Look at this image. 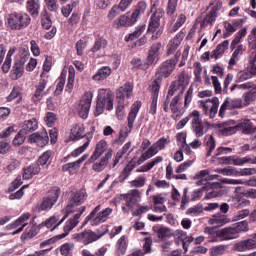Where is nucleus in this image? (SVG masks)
<instances>
[{
	"instance_id": "obj_23",
	"label": "nucleus",
	"mask_w": 256,
	"mask_h": 256,
	"mask_svg": "<svg viewBox=\"0 0 256 256\" xmlns=\"http://www.w3.org/2000/svg\"><path fill=\"white\" fill-rule=\"evenodd\" d=\"M107 141L105 140H100L97 144H96V148L93 152V154L91 155V157L89 158V162L90 163H95V161L98 160L99 157H101L105 151H107Z\"/></svg>"
},
{
	"instance_id": "obj_62",
	"label": "nucleus",
	"mask_w": 256,
	"mask_h": 256,
	"mask_svg": "<svg viewBox=\"0 0 256 256\" xmlns=\"http://www.w3.org/2000/svg\"><path fill=\"white\" fill-rule=\"evenodd\" d=\"M65 79H66V75L65 73L62 72L59 78V82L57 83L56 89L54 91L55 95H61V92L65 87Z\"/></svg>"
},
{
	"instance_id": "obj_20",
	"label": "nucleus",
	"mask_w": 256,
	"mask_h": 256,
	"mask_svg": "<svg viewBox=\"0 0 256 256\" xmlns=\"http://www.w3.org/2000/svg\"><path fill=\"white\" fill-rule=\"evenodd\" d=\"M25 61L23 59H19L14 63V66L11 70L10 77L13 81H17V79H21L23 77Z\"/></svg>"
},
{
	"instance_id": "obj_6",
	"label": "nucleus",
	"mask_w": 256,
	"mask_h": 256,
	"mask_svg": "<svg viewBox=\"0 0 256 256\" xmlns=\"http://www.w3.org/2000/svg\"><path fill=\"white\" fill-rule=\"evenodd\" d=\"M191 129L195 137H203L205 133L209 131V123L201 120V113L198 110H194L190 113Z\"/></svg>"
},
{
	"instance_id": "obj_61",
	"label": "nucleus",
	"mask_w": 256,
	"mask_h": 256,
	"mask_svg": "<svg viewBox=\"0 0 256 256\" xmlns=\"http://www.w3.org/2000/svg\"><path fill=\"white\" fill-rule=\"evenodd\" d=\"M187 215H191L192 217H197V215H201L203 213V205L197 204L187 210Z\"/></svg>"
},
{
	"instance_id": "obj_41",
	"label": "nucleus",
	"mask_w": 256,
	"mask_h": 256,
	"mask_svg": "<svg viewBox=\"0 0 256 256\" xmlns=\"http://www.w3.org/2000/svg\"><path fill=\"white\" fill-rule=\"evenodd\" d=\"M51 150L44 152L37 160V165L40 167H49L51 165Z\"/></svg>"
},
{
	"instance_id": "obj_15",
	"label": "nucleus",
	"mask_w": 256,
	"mask_h": 256,
	"mask_svg": "<svg viewBox=\"0 0 256 256\" xmlns=\"http://www.w3.org/2000/svg\"><path fill=\"white\" fill-rule=\"evenodd\" d=\"M256 54L253 55V57L250 58V65L251 69L246 71H240L238 72L236 76V83H243V81H247V79H252L254 75H256Z\"/></svg>"
},
{
	"instance_id": "obj_24",
	"label": "nucleus",
	"mask_w": 256,
	"mask_h": 256,
	"mask_svg": "<svg viewBox=\"0 0 256 256\" xmlns=\"http://www.w3.org/2000/svg\"><path fill=\"white\" fill-rule=\"evenodd\" d=\"M45 87H47V80L40 79L39 83L36 85V90L34 92L33 101L34 103H39L47 95V91H45Z\"/></svg>"
},
{
	"instance_id": "obj_48",
	"label": "nucleus",
	"mask_w": 256,
	"mask_h": 256,
	"mask_svg": "<svg viewBox=\"0 0 256 256\" xmlns=\"http://www.w3.org/2000/svg\"><path fill=\"white\" fill-rule=\"evenodd\" d=\"M219 132L221 135H235L237 133V126H229V124H220Z\"/></svg>"
},
{
	"instance_id": "obj_40",
	"label": "nucleus",
	"mask_w": 256,
	"mask_h": 256,
	"mask_svg": "<svg viewBox=\"0 0 256 256\" xmlns=\"http://www.w3.org/2000/svg\"><path fill=\"white\" fill-rule=\"evenodd\" d=\"M146 9H147V2L145 1L139 2L136 6L135 11L132 13V23H137L139 16L143 15Z\"/></svg>"
},
{
	"instance_id": "obj_26",
	"label": "nucleus",
	"mask_w": 256,
	"mask_h": 256,
	"mask_svg": "<svg viewBox=\"0 0 256 256\" xmlns=\"http://www.w3.org/2000/svg\"><path fill=\"white\" fill-rule=\"evenodd\" d=\"M159 89H161V86H159L157 82L151 85V93H152V103L150 106L151 115H155V113H157V99L159 97Z\"/></svg>"
},
{
	"instance_id": "obj_25",
	"label": "nucleus",
	"mask_w": 256,
	"mask_h": 256,
	"mask_svg": "<svg viewBox=\"0 0 256 256\" xmlns=\"http://www.w3.org/2000/svg\"><path fill=\"white\" fill-rule=\"evenodd\" d=\"M183 37H185V34L179 32L172 40H170L167 45V55H173V53L177 51L178 47L181 45V41H183Z\"/></svg>"
},
{
	"instance_id": "obj_4",
	"label": "nucleus",
	"mask_w": 256,
	"mask_h": 256,
	"mask_svg": "<svg viewBox=\"0 0 256 256\" xmlns=\"http://www.w3.org/2000/svg\"><path fill=\"white\" fill-rule=\"evenodd\" d=\"M110 213H113V209L106 208L103 211H101V205H98L86 217L84 223L82 224V227H85V225L88 223H90L92 227L101 225V223H105V221H107V218L109 217Z\"/></svg>"
},
{
	"instance_id": "obj_55",
	"label": "nucleus",
	"mask_w": 256,
	"mask_h": 256,
	"mask_svg": "<svg viewBox=\"0 0 256 256\" xmlns=\"http://www.w3.org/2000/svg\"><path fill=\"white\" fill-rule=\"evenodd\" d=\"M254 101H256V91L252 89L244 94L245 107H249V105H251V103H254Z\"/></svg>"
},
{
	"instance_id": "obj_37",
	"label": "nucleus",
	"mask_w": 256,
	"mask_h": 256,
	"mask_svg": "<svg viewBox=\"0 0 256 256\" xmlns=\"http://www.w3.org/2000/svg\"><path fill=\"white\" fill-rule=\"evenodd\" d=\"M218 159L223 165H237L239 167L243 165V158H239L237 156H224Z\"/></svg>"
},
{
	"instance_id": "obj_19",
	"label": "nucleus",
	"mask_w": 256,
	"mask_h": 256,
	"mask_svg": "<svg viewBox=\"0 0 256 256\" xmlns=\"http://www.w3.org/2000/svg\"><path fill=\"white\" fill-rule=\"evenodd\" d=\"M235 251H239L240 253H244L245 251H251L253 249H256V242L255 238L251 236L250 239L241 240L234 244Z\"/></svg>"
},
{
	"instance_id": "obj_29",
	"label": "nucleus",
	"mask_w": 256,
	"mask_h": 256,
	"mask_svg": "<svg viewBox=\"0 0 256 256\" xmlns=\"http://www.w3.org/2000/svg\"><path fill=\"white\" fill-rule=\"evenodd\" d=\"M229 221L227 216L217 213L208 220V223L209 225H215V227H223V225H227Z\"/></svg>"
},
{
	"instance_id": "obj_21",
	"label": "nucleus",
	"mask_w": 256,
	"mask_h": 256,
	"mask_svg": "<svg viewBox=\"0 0 256 256\" xmlns=\"http://www.w3.org/2000/svg\"><path fill=\"white\" fill-rule=\"evenodd\" d=\"M111 157H113V151L108 150L99 162L93 164V171H96V173H101V171H104L107 165H109V159H111Z\"/></svg>"
},
{
	"instance_id": "obj_7",
	"label": "nucleus",
	"mask_w": 256,
	"mask_h": 256,
	"mask_svg": "<svg viewBox=\"0 0 256 256\" xmlns=\"http://www.w3.org/2000/svg\"><path fill=\"white\" fill-rule=\"evenodd\" d=\"M177 65V60L169 59L163 62L156 71V79L152 82V85L158 84V87H161V81H163V77L167 79L175 71V67Z\"/></svg>"
},
{
	"instance_id": "obj_13",
	"label": "nucleus",
	"mask_w": 256,
	"mask_h": 256,
	"mask_svg": "<svg viewBox=\"0 0 256 256\" xmlns=\"http://www.w3.org/2000/svg\"><path fill=\"white\" fill-rule=\"evenodd\" d=\"M105 109H107V111H113V99H111L109 94L101 97V92H99L95 115H101Z\"/></svg>"
},
{
	"instance_id": "obj_1",
	"label": "nucleus",
	"mask_w": 256,
	"mask_h": 256,
	"mask_svg": "<svg viewBox=\"0 0 256 256\" xmlns=\"http://www.w3.org/2000/svg\"><path fill=\"white\" fill-rule=\"evenodd\" d=\"M87 197V190L85 189L74 190L71 192L68 204L62 210L64 217L60 220L59 225H61L71 213L76 214L66 221L63 228L64 233L56 236V239H65V237H67V235H69V233H71V231H73L77 227V225H79V219H81V216L83 215V213H85L86 209L85 206L79 207V205H83V203L87 201Z\"/></svg>"
},
{
	"instance_id": "obj_10",
	"label": "nucleus",
	"mask_w": 256,
	"mask_h": 256,
	"mask_svg": "<svg viewBox=\"0 0 256 256\" xmlns=\"http://www.w3.org/2000/svg\"><path fill=\"white\" fill-rule=\"evenodd\" d=\"M139 109H141V101H136L128 114L127 118V126L120 132L121 137H129V133L133 131V125L135 123V119H137V115L139 113Z\"/></svg>"
},
{
	"instance_id": "obj_64",
	"label": "nucleus",
	"mask_w": 256,
	"mask_h": 256,
	"mask_svg": "<svg viewBox=\"0 0 256 256\" xmlns=\"http://www.w3.org/2000/svg\"><path fill=\"white\" fill-rule=\"evenodd\" d=\"M105 253H107L106 247L99 248L95 254H92L91 251L84 249L82 250V256H105Z\"/></svg>"
},
{
	"instance_id": "obj_16",
	"label": "nucleus",
	"mask_w": 256,
	"mask_h": 256,
	"mask_svg": "<svg viewBox=\"0 0 256 256\" xmlns=\"http://www.w3.org/2000/svg\"><path fill=\"white\" fill-rule=\"evenodd\" d=\"M28 141L29 143H34L37 147H45V145L49 143V135L47 134V131L42 130L31 134Z\"/></svg>"
},
{
	"instance_id": "obj_36",
	"label": "nucleus",
	"mask_w": 256,
	"mask_h": 256,
	"mask_svg": "<svg viewBox=\"0 0 256 256\" xmlns=\"http://www.w3.org/2000/svg\"><path fill=\"white\" fill-rule=\"evenodd\" d=\"M26 9L32 17H37V15H39V10L41 9L40 1L28 0L26 3Z\"/></svg>"
},
{
	"instance_id": "obj_38",
	"label": "nucleus",
	"mask_w": 256,
	"mask_h": 256,
	"mask_svg": "<svg viewBox=\"0 0 256 256\" xmlns=\"http://www.w3.org/2000/svg\"><path fill=\"white\" fill-rule=\"evenodd\" d=\"M57 221H59V216L57 215H53L51 217H49L48 219H46L44 222H42L40 224V227H47V229H51V231H55V229H57V227H59V223H61V221H59L57 223Z\"/></svg>"
},
{
	"instance_id": "obj_28",
	"label": "nucleus",
	"mask_w": 256,
	"mask_h": 256,
	"mask_svg": "<svg viewBox=\"0 0 256 256\" xmlns=\"http://www.w3.org/2000/svg\"><path fill=\"white\" fill-rule=\"evenodd\" d=\"M131 25H135V22H133L132 15L130 18L127 15H122L113 23L114 29H121V27H131Z\"/></svg>"
},
{
	"instance_id": "obj_47",
	"label": "nucleus",
	"mask_w": 256,
	"mask_h": 256,
	"mask_svg": "<svg viewBox=\"0 0 256 256\" xmlns=\"http://www.w3.org/2000/svg\"><path fill=\"white\" fill-rule=\"evenodd\" d=\"M232 227H234L236 230V235L239 237L240 233H247V231H249V222L247 220H243L232 224Z\"/></svg>"
},
{
	"instance_id": "obj_9",
	"label": "nucleus",
	"mask_w": 256,
	"mask_h": 256,
	"mask_svg": "<svg viewBox=\"0 0 256 256\" xmlns=\"http://www.w3.org/2000/svg\"><path fill=\"white\" fill-rule=\"evenodd\" d=\"M161 17H163V10L159 9V12H153L148 25V33H152V39L156 40L161 37L163 31H161L160 23Z\"/></svg>"
},
{
	"instance_id": "obj_52",
	"label": "nucleus",
	"mask_w": 256,
	"mask_h": 256,
	"mask_svg": "<svg viewBox=\"0 0 256 256\" xmlns=\"http://www.w3.org/2000/svg\"><path fill=\"white\" fill-rule=\"evenodd\" d=\"M215 138L213 135L206 136V147L208 149L206 156L211 157V153L215 150Z\"/></svg>"
},
{
	"instance_id": "obj_53",
	"label": "nucleus",
	"mask_w": 256,
	"mask_h": 256,
	"mask_svg": "<svg viewBox=\"0 0 256 256\" xmlns=\"http://www.w3.org/2000/svg\"><path fill=\"white\" fill-rule=\"evenodd\" d=\"M251 215V210L249 208H245L236 212L233 216V221H241L243 219H247Z\"/></svg>"
},
{
	"instance_id": "obj_60",
	"label": "nucleus",
	"mask_w": 256,
	"mask_h": 256,
	"mask_svg": "<svg viewBox=\"0 0 256 256\" xmlns=\"http://www.w3.org/2000/svg\"><path fill=\"white\" fill-rule=\"evenodd\" d=\"M91 143V139L87 138L84 144L78 148H76L72 153V157H79L81 153L85 152L87 150V147H89V144Z\"/></svg>"
},
{
	"instance_id": "obj_57",
	"label": "nucleus",
	"mask_w": 256,
	"mask_h": 256,
	"mask_svg": "<svg viewBox=\"0 0 256 256\" xmlns=\"http://www.w3.org/2000/svg\"><path fill=\"white\" fill-rule=\"evenodd\" d=\"M207 175H209L208 169L196 173L194 179H199V181L196 182V185H205V183H207V179H205Z\"/></svg>"
},
{
	"instance_id": "obj_59",
	"label": "nucleus",
	"mask_w": 256,
	"mask_h": 256,
	"mask_svg": "<svg viewBox=\"0 0 256 256\" xmlns=\"http://www.w3.org/2000/svg\"><path fill=\"white\" fill-rule=\"evenodd\" d=\"M37 235V231L35 227L30 226L28 227L25 232L21 235L22 241H27V239H33Z\"/></svg>"
},
{
	"instance_id": "obj_32",
	"label": "nucleus",
	"mask_w": 256,
	"mask_h": 256,
	"mask_svg": "<svg viewBox=\"0 0 256 256\" xmlns=\"http://www.w3.org/2000/svg\"><path fill=\"white\" fill-rule=\"evenodd\" d=\"M70 137L72 141H79L85 137V127L83 124H75L71 129Z\"/></svg>"
},
{
	"instance_id": "obj_56",
	"label": "nucleus",
	"mask_w": 256,
	"mask_h": 256,
	"mask_svg": "<svg viewBox=\"0 0 256 256\" xmlns=\"http://www.w3.org/2000/svg\"><path fill=\"white\" fill-rule=\"evenodd\" d=\"M105 47H107V40L105 38H99L95 41L91 51L92 53H97V51H101V49H105Z\"/></svg>"
},
{
	"instance_id": "obj_17",
	"label": "nucleus",
	"mask_w": 256,
	"mask_h": 256,
	"mask_svg": "<svg viewBox=\"0 0 256 256\" xmlns=\"http://www.w3.org/2000/svg\"><path fill=\"white\" fill-rule=\"evenodd\" d=\"M241 107H243V100L240 98H226L220 107L219 115L220 117H223L227 109H241Z\"/></svg>"
},
{
	"instance_id": "obj_44",
	"label": "nucleus",
	"mask_w": 256,
	"mask_h": 256,
	"mask_svg": "<svg viewBox=\"0 0 256 256\" xmlns=\"http://www.w3.org/2000/svg\"><path fill=\"white\" fill-rule=\"evenodd\" d=\"M153 231L156 233L158 239H167V237H171L172 235L171 230L165 226L154 227Z\"/></svg>"
},
{
	"instance_id": "obj_3",
	"label": "nucleus",
	"mask_w": 256,
	"mask_h": 256,
	"mask_svg": "<svg viewBox=\"0 0 256 256\" xmlns=\"http://www.w3.org/2000/svg\"><path fill=\"white\" fill-rule=\"evenodd\" d=\"M60 195L61 189H59V187L52 188L46 196H44L39 202H37L34 210L37 213H41L43 211H51L55 203L59 201Z\"/></svg>"
},
{
	"instance_id": "obj_12",
	"label": "nucleus",
	"mask_w": 256,
	"mask_h": 256,
	"mask_svg": "<svg viewBox=\"0 0 256 256\" xmlns=\"http://www.w3.org/2000/svg\"><path fill=\"white\" fill-rule=\"evenodd\" d=\"M139 198H141V192L137 189L131 190L128 194H124L123 199L125 203L122 206L123 211L129 213L131 209H135V205H137Z\"/></svg>"
},
{
	"instance_id": "obj_14",
	"label": "nucleus",
	"mask_w": 256,
	"mask_h": 256,
	"mask_svg": "<svg viewBox=\"0 0 256 256\" xmlns=\"http://www.w3.org/2000/svg\"><path fill=\"white\" fill-rule=\"evenodd\" d=\"M205 113H209L210 119H213L219 111V98L214 97L206 101H201Z\"/></svg>"
},
{
	"instance_id": "obj_54",
	"label": "nucleus",
	"mask_w": 256,
	"mask_h": 256,
	"mask_svg": "<svg viewBox=\"0 0 256 256\" xmlns=\"http://www.w3.org/2000/svg\"><path fill=\"white\" fill-rule=\"evenodd\" d=\"M118 249L117 253L118 255H125V252L127 251V236H122L118 242Z\"/></svg>"
},
{
	"instance_id": "obj_22",
	"label": "nucleus",
	"mask_w": 256,
	"mask_h": 256,
	"mask_svg": "<svg viewBox=\"0 0 256 256\" xmlns=\"http://www.w3.org/2000/svg\"><path fill=\"white\" fill-rule=\"evenodd\" d=\"M161 42L154 43L148 52L146 65H153L155 60L158 59L159 55H161Z\"/></svg>"
},
{
	"instance_id": "obj_11",
	"label": "nucleus",
	"mask_w": 256,
	"mask_h": 256,
	"mask_svg": "<svg viewBox=\"0 0 256 256\" xmlns=\"http://www.w3.org/2000/svg\"><path fill=\"white\" fill-rule=\"evenodd\" d=\"M93 101V92H85L77 107L78 115L82 119H87L89 116V109H91V102Z\"/></svg>"
},
{
	"instance_id": "obj_50",
	"label": "nucleus",
	"mask_w": 256,
	"mask_h": 256,
	"mask_svg": "<svg viewBox=\"0 0 256 256\" xmlns=\"http://www.w3.org/2000/svg\"><path fill=\"white\" fill-rule=\"evenodd\" d=\"M144 31H145V25L138 26L133 33H131L125 37V41L127 43H129V41H134V39L141 37V35H143Z\"/></svg>"
},
{
	"instance_id": "obj_39",
	"label": "nucleus",
	"mask_w": 256,
	"mask_h": 256,
	"mask_svg": "<svg viewBox=\"0 0 256 256\" xmlns=\"http://www.w3.org/2000/svg\"><path fill=\"white\" fill-rule=\"evenodd\" d=\"M227 49H229V40H225L221 44H219L216 47V49L212 52L210 57L212 59H219V55H223V53H225V51H227Z\"/></svg>"
},
{
	"instance_id": "obj_51",
	"label": "nucleus",
	"mask_w": 256,
	"mask_h": 256,
	"mask_svg": "<svg viewBox=\"0 0 256 256\" xmlns=\"http://www.w3.org/2000/svg\"><path fill=\"white\" fill-rule=\"evenodd\" d=\"M215 19H217V12L212 10L204 17L201 27L203 28L207 27V25H213V23H215Z\"/></svg>"
},
{
	"instance_id": "obj_8",
	"label": "nucleus",
	"mask_w": 256,
	"mask_h": 256,
	"mask_svg": "<svg viewBox=\"0 0 256 256\" xmlns=\"http://www.w3.org/2000/svg\"><path fill=\"white\" fill-rule=\"evenodd\" d=\"M105 233L99 234L97 232H93L92 230H85L81 233L73 234L72 238L74 241H78L79 243H83V245H91V243H95V241H99Z\"/></svg>"
},
{
	"instance_id": "obj_43",
	"label": "nucleus",
	"mask_w": 256,
	"mask_h": 256,
	"mask_svg": "<svg viewBox=\"0 0 256 256\" xmlns=\"http://www.w3.org/2000/svg\"><path fill=\"white\" fill-rule=\"evenodd\" d=\"M251 205V201L245 198L235 197L232 199V207L234 209H245V207H249Z\"/></svg>"
},
{
	"instance_id": "obj_34",
	"label": "nucleus",
	"mask_w": 256,
	"mask_h": 256,
	"mask_svg": "<svg viewBox=\"0 0 256 256\" xmlns=\"http://www.w3.org/2000/svg\"><path fill=\"white\" fill-rule=\"evenodd\" d=\"M237 129H242L243 133L246 135H251L253 133H256V127H253V123H251V120L244 119L241 120L238 125H236Z\"/></svg>"
},
{
	"instance_id": "obj_33",
	"label": "nucleus",
	"mask_w": 256,
	"mask_h": 256,
	"mask_svg": "<svg viewBox=\"0 0 256 256\" xmlns=\"http://www.w3.org/2000/svg\"><path fill=\"white\" fill-rule=\"evenodd\" d=\"M41 173V167L37 164H32L23 169L22 177L23 179H32L33 175H39Z\"/></svg>"
},
{
	"instance_id": "obj_58",
	"label": "nucleus",
	"mask_w": 256,
	"mask_h": 256,
	"mask_svg": "<svg viewBox=\"0 0 256 256\" xmlns=\"http://www.w3.org/2000/svg\"><path fill=\"white\" fill-rule=\"evenodd\" d=\"M173 83H176V87L178 89L181 87L183 89V87L189 85V78L187 77V74H185V72H181V74L178 77V80Z\"/></svg>"
},
{
	"instance_id": "obj_63",
	"label": "nucleus",
	"mask_w": 256,
	"mask_h": 256,
	"mask_svg": "<svg viewBox=\"0 0 256 256\" xmlns=\"http://www.w3.org/2000/svg\"><path fill=\"white\" fill-rule=\"evenodd\" d=\"M217 173H221L222 175L237 177V168H235L233 166H228L223 169H218Z\"/></svg>"
},
{
	"instance_id": "obj_18",
	"label": "nucleus",
	"mask_w": 256,
	"mask_h": 256,
	"mask_svg": "<svg viewBox=\"0 0 256 256\" xmlns=\"http://www.w3.org/2000/svg\"><path fill=\"white\" fill-rule=\"evenodd\" d=\"M31 218V214L26 212L22 214L16 221L10 224V229H17L15 230L12 235H17V233H21L25 227H27V221Z\"/></svg>"
},
{
	"instance_id": "obj_2",
	"label": "nucleus",
	"mask_w": 256,
	"mask_h": 256,
	"mask_svg": "<svg viewBox=\"0 0 256 256\" xmlns=\"http://www.w3.org/2000/svg\"><path fill=\"white\" fill-rule=\"evenodd\" d=\"M205 233H208L211 243H217V241H231L233 239H239L237 230L234 226L224 227L220 230H216L215 227L205 229Z\"/></svg>"
},
{
	"instance_id": "obj_27",
	"label": "nucleus",
	"mask_w": 256,
	"mask_h": 256,
	"mask_svg": "<svg viewBox=\"0 0 256 256\" xmlns=\"http://www.w3.org/2000/svg\"><path fill=\"white\" fill-rule=\"evenodd\" d=\"M131 95H133V84L131 82H126L118 89L116 98L125 101V97H131Z\"/></svg>"
},
{
	"instance_id": "obj_30",
	"label": "nucleus",
	"mask_w": 256,
	"mask_h": 256,
	"mask_svg": "<svg viewBox=\"0 0 256 256\" xmlns=\"http://www.w3.org/2000/svg\"><path fill=\"white\" fill-rule=\"evenodd\" d=\"M222 183H225L226 185H247L248 187H256V178L251 177L249 180H246L244 182L243 180L224 178L222 180Z\"/></svg>"
},
{
	"instance_id": "obj_42",
	"label": "nucleus",
	"mask_w": 256,
	"mask_h": 256,
	"mask_svg": "<svg viewBox=\"0 0 256 256\" xmlns=\"http://www.w3.org/2000/svg\"><path fill=\"white\" fill-rule=\"evenodd\" d=\"M38 125H37V120L31 119V120H26L24 121V124L22 126L21 133H24L27 135V133H31V131H36Z\"/></svg>"
},
{
	"instance_id": "obj_35",
	"label": "nucleus",
	"mask_w": 256,
	"mask_h": 256,
	"mask_svg": "<svg viewBox=\"0 0 256 256\" xmlns=\"http://www.w3.org/2000/svg\"><path fill=\"white\" fill-rule=\"evenodd\" d=\"M112 73L111 67L103 66L98 69L97 73L92 77L93 81H105Z\"/></svg>"
},
{
	"instance_id": "obj_49",
	"label": "nucleus",
	"mask_w": 256,
	"mask_h": 256,
	"mask_svg": "<svg viewBox=\"0 0 256 256\" xmlns=\"http://www.w3.org/2000/svg\"><path fill=\"white\" fill-rule=\"evenodd\" d=\"M116 115L119 121H123L125 117V100L117 98Z\"/></svg>"
},
{
	"instance_id": "obj_45",
	"label": "nucleus",
	"mask_w": 256,
	"mask_h": 256,
	"mask_svg": "<svg viewBox=\"0 0 256 256\" xmlns=\"http://www.w3.org/2000/svg\"><path fill=\"white\" fill-rule=\"evenodd\" d=\"M129 149H131V142H127L123 148L121 149V151L117 152L115 157H114V162L112 164V169L114 167H117V164L119 163V161H121L123 155H125V153H127V151H129Z\"/></svg>"
},
{
	"instance_id": "obj_5",
	"label": "nucleus",
	"mask_w": 256,
	"mask_h": 256,
	"mask_svg": "<svg viewBox=\"0 0 256 256\" xmlns=\"http://www.w3.org/2000/svg\"><path fill=\"white\" fill-rule=\"evenodd\" d=\"M7 23L10 29L14 31H21L25 27H29L31 17L27 13H11L8 15Z\"/></svg>"
},
{
	"instance_id": "obj_46",
	"label": "nucleus",
	"mask_w": 256,
	"mask_h": 256,
	"mask_svg": "<svg viewBox=\"0 0 256 256\" xmlns=\"http://www.w3.org/2000/svg\"><path fill=\"white\" fill-rule=\"evenodd\" d=\"M80 167L81 166H79L78 163L76 161H74V162L64 164L62 166V171L64 173H69V175H75V173H77V171H79Z\"/></svg>"
},
{
	"instance_id": "obj_31",
	"label": "nucleus",
	"mask_w": 256,
	"mask_h": 256,
	"mask_svg": "<svg viewBox=\"0 0 256 256\" xmlns=\"http://www.w3.org/2000/svg\"><path fill=\"white\" fill-rule=\"evenodd\" d=\"M136 167H137V163L134 158L128 163V165L120 173L118 177L119 183H125V179H127V177L131 175V171H133Z\"/></svg>"
}]
</instances>
